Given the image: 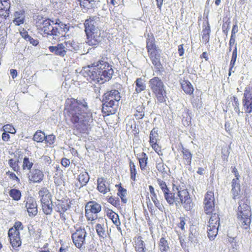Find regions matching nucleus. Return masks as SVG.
Listing matches in <instances>:
<instances>
[{
	"instance_id": "obj_40",
	"label": "nucleus",
	"mask_w": 252,
	"mask_h": 252,
	"mask_svg": "<svg viewBox=\"0 0 252 252\" xmlns=\"http://www.w3.org/2000/svg\"><path fill=\"white\" fill-rule=\"evenodd\" d=\"M132 244L134 249L145 247L144 241L142 240V237L140 235L136 236L133 238Z\"/></svg>"
},
{
	"instance_id": "obj_61",
	"label": "nucleus",
	"mask_w": 252,
	"mask_h": 252,
	"mask_svg": "<svg viewBox=\"0 0 252 252\" xmlns=\"http://www.w3.org/2000/svg\"><path fill=\"white\" fill-rule=\"evenodd\" d=\"M1 138L3 141L7 142L10 139V135L7 132L4 131L2 134Z\"/></svg>"
},
{
	"instance_id": "obj_34",
	"label": "nucleus",
	"mask_w": 252,
	"mask_h": 252,
	"mask_svg": "<svg viewBox=\"0 0 252 252\" xmlns=\"http://www.w3.org/2000/svg\"><path fill=\"white\" fill-rule=\"evenodd\" d=\"M232 188L233 198V199H236L239 195L241 191L240 185L238 181H237V179L232 180Z\"/></svg>"
},
{
	"instance_id": "obj_26",
	"label": "nucleus",
	"mask_w": 252,
	"mask_h": 252,
	"mask_svg": "<svg viewBox=\"0 0 252 252\" xmlns=\"http://www.w3.org/2000/svg\"><path fill=\"white\" fill-rule=\"evenodd\" d=\"M28 230L30 237L34 241H38L43 237L42 229L38 227H34L32 225L28 227Z\"/></svg>"
},
{
	"instance_id": "obj_11",
	"label": "nucleus",
	"mask_w": 252,
	"mask_h": 252,
	"mask_svg": "<svg viewBox=\"0 0 252 252\" xmlns=\"http://www.w3.org/2000/svg\"><path fill=\"white\" fill-rule=\"evenodd\" d=\"M23 223L20 221L15 222L13 226L8 231L10 244L13 248H18L21 246L22 241L20 236V231L24 229Z\"/></svg>"
},
{
	"instance_id": "obj_56",
	"label": "nucleus",
	"mask_w": 252,
	"mask_h": 252,
	"mask_svg": "<svg viewBox=\"0 0 252 252\" xmlns=\"http://www.w3.org/2000/svg\"><path fill=\"white\" fill-rule=\"evenodd\" d=\"M70 163V160L67 158H63L61 159V164L64 167L69 166Z\"/></svg>"
},
{
	"instance_id": "obj_9",
	"label": "nucleus",
	"mask_w": 252,
	"mask_h": 252,
	"mask_svg": "<svg viewBox=\"0 0 252 252\" xmlns=\"http://www.w3.org/2000/svg\"><path fill=\"white\" fill-rule=\"evenodd\" d=\"M149 86L153 94H155L158 103H165L167 93L162 80L158 77H154L149 80Z\"/></svg>"
},
{
	"instance_id": "obj_48",
	"label": "nucleus",
	"mask_w": 252,
	"mask_h": 252,
	"mask_svg": "<svg viewBox=\"0 0 252 252\" xmlns=\"http://www.w3.org/2000/svg\"><path fill=\"white\" fill-rule=\"evenodd\" d=\"M56 137L55 136L52 134H49L48 135H46V138L44 140L45 143L47 144V146L48 147H52V145L55 142Z\"/></svg>"
},
{
	"instance_id": "obj_15",
	"label": "nucleus",
	"mask_w": 252,
	"mask_h": 252,
	"mask_svg": "<svg viewBox=\"0 0 252 252\" xmlns=\"http://www.w3.org/2000/svg\"><path fill=\"white\" fill-rule=\"evenodd\" d=\"M101 206L94 201L88 202L85 205V216L88 220L93 221L96 219V214L101 211Z\"/></svg>"
},
{
	"instance_id": "obj_24",
	"label": "nucleus",
	"mask_w": 252,
	"mask_h": 252,
	"mask_svg": "<svg viewBox=\"0 0 252 252\" xmlns=\"http://www.w3.org/2000/svg\"><path fill=\"white\" fill-rule=\"evenodd\" d=\"M106 216L116 225L117 229L119 231H121V228L120 227L121 223L118 214L113 211L112 209H108L106 211Z\"/></svg>"
},
{
	"instance_id": "obj_36",
	"label": "nucleus",
	"mask_w": 252,
	"mask_h": 252,
	"mask_svg": "<svg viewBox=\"0 0 252 252\" xmlns=\"http://www.w3.org/2000/svg\"><path fill=\"white\" fill-rule=\"evenodd\" d=\"M129 174L131 180L135 182L136 181V175L137 172L135 163L131 160H129Z\"/></svg>"
},
{
	"instance_id": "obj_33",
	"label": "nucleus",
	"mask_w": 252,
	"mask_h": 252,
	"mask_svg": "<svg viewBox=\"0 0 252 252\" xmlns=\"http://www.w3.org/2000/svg\"><path fill=\"white\" fill-rule=\"evenodd\" d=\"M79 2L80 7L85 10L91 9L94 7L95 0H77Z\"/></svg>"
},
{
	"instance_id": "obj_47",
	"label": "nucleus",
	"mask_w": 252,
	"mask_h": 252,
	"mask_svg": "<svg viewBox=\"0 0 252 252\" xmlns=\"http://www.w3.org/2000/svg\"><path fill=\"white\" fill-rule=\"evenodd\" d=\"M144 108L143 106H138L136 108L134 116L137 120L142 119L144 116Z\"/></svg>"
},
{
	"instance_id": "obj_13",
	"label": "nucleus",
	"mask_w": 252,
	"mask_h": 252,
	"mask_svg": "<svg viewBox=\"0 0 252 252\" xmlns=\"http://www.w3.org/2000/svg\"><path fill=\"white\" fill-rule=\"evenodd\" d=\"M75 43L73 40L65 41L63 43H59L56 46L49 47V51L55 55L64 57L67 51H72L75 49Z\"/></svg>"
},
{
	"instance_id": "obj_45",
	"label": "nucleus",
	"mask_w": 252,
	"mask_h": 252,
	"mask_svg": "<svg viewBox=\"0 0 252 252\" xmlns=\"http://www.w3.org/2000/svg\"><path fill=\"white\" fill-rule=\"evenodd\" d=\"M218 228L213 226H211V227L207 226L208 237L210 240H212L215 239L218 234Z\"/></svg>"
},
{
	"instance_id": "obj_63",
	"label": "nucleus",
	"mask_w": 252,
	"mask_h": 252,
	"mask_svg": "<svg viewBox=\"0 0 252 252\" xmlns=\"http://www.w3.org/2000/svg\"><path fill=\"white\" fill-rule=\"evenodd\" d=\"M42 159L44 161L45 163L47 165L50 164L52 162L51 158L48 156H43Z\"/></svg>"
},
{
	"instance_id": "obj_12",
	"label": "nucleus",
	"mask_w": 252,
	"mask_h": 252,
	"mask_svg": "<svg viewBox=\"0 0 252 252\" xmlns=\"http://www.w3.org/2000/svg\"><path fill=\"white\" fill-rule=\"evenodd\" d=\"M35 26L37 30L43 35L51 36L52 29L54 28V21L49 18L44 19L41 15L36 17Z\"/></svg>"
},
{
	"instance_id": "obj_3",
	"label": "nucleus",
	"mask_w": 252,
	"mask_h": 252,
	"mask_svg": "<svg viewBox=\"0 0 252 252\" xmlns=\"http://www.w3.org/2000/svg\"><path fill=\"white\" fill-rule=\"evenodd\" d=\"M121 98L120 92L116 90H111L104 93L102 96V113L106 116L116 113Z\"/></svg>"
},
{
	"instance_id": "obj_23",
	"label": "nucleus",
	"mask_w": 252,
	"mask_h": 252,
	"mask_svg": "<svg viewBox=\"0 0 252 252\" xmlns=\"http://www.w3.org/2000/svg\"><path fill=\"white\" fill-rule=\"evenodd\" d=\"M25 202V207L29 216L31 217L35 216L38 212L37 205L35 200L32 197H28Z\"/></svg>"
},
{
	"instance_id": "obj_59",
	"label": "nucleus",
	"mask_w": 252,
	"mask_h": 252,
	"mask_svg": "<svg viewBox=\"0 0 252 252\" xmlns=\"http://www.w3.org/2000/svg\"><path fill=\"white\" fill-rule=\"evenodd\" d=\"M154 203L155 205L161 211H163V210L164 209V207L162 204L160 202V201L158 200H156V201L154 202Z\"/></svg>"
},
{
	"instance_id": "obj_54",
	"label": "nucleus",
	"mask_w": 252,
	"mask_h": 252,
	"mask_svg": "<svg viewBox=\"0 0 252 252\" xmlns=\"http://www.w3.org/2000/svg\"><path fill=\"white\" fill-rule=\"evenodd\" d=\"M210 215H211V216L210 217V219L213 220L212 222H214V223H220V218L218 214L213 212Z\"/></svg>"
},
{
	"instance_id": "obj_7",
	"label": "nucleus",
	"mask_w": 252,
	"mask_h": 252,
	"mask_svg": "<svg viewBox=\"0 0 252 252\" xmlns=\"http://www.w3.org/2000/svg\"><path fill=\"white\" fill-rule=\"evenodd\" d=\"M238 220L244 229L249 228L251 223L252 212L250 206L248 204V200H241L237 211Z\"/></svg>"
},
{
	"instance_id": "obj_30",
	"label": "nucleus",
	"mask_w": 252,
	"mask_h": 252,
	"mask_svg": "<svg viewBox=\"0 0 252 252\" xmlns=\"http://www.w3.org/2000/svg\"><path fill=\"white\" fill-rule=\"evenodd\" d=\"M116 187L118 188L117 195L120 197L122 203L123 204H126L127 201L126 197V189L122 186L121 184L116 185Z\"/></svg>"
},
{
	"instance_id": "obj_14",
	"label": "nucleus",
	"mask_w": 252,
	"mask_h": 252,
	"mask_svg": "<svg viewBox=\"0 0 252 252\" xmlns=\"http://www.w3.org/2000/svg\"><path fill=\"white\" fill-rule=\"evenodd\" d=\"M71 205L72 201L68 198L58 200L55 203V211L59 214L60 219L64 223L68 219L66 211L69 210Z\"/></svg>"
},
{
	"instance_id": "obj_39",
	"label": "nucleus",
	"mask_w": 252,
	"mask_h": 252,
	"mask_svg": "<svg viewBox=\"0 0 252 252\" xmlns=\"http://www.w3.org/2000/svg\"><path fill=\"white\" fill-rule=\"evenodd\" d=\"M33 165V162L29 158V157H25L24 158L22 165V168L23 170L30 171L32 169V168Z\"/></svg>"
},
{
	"instance_id": "obj_52",
	"label": "nucleus",
	"mask_w": 252,
	"mask_h": 252,
	"mask_svg": "<svg viewBox=\"0 0 252 252\" xmlns=\"http://www.w3.org/2000/svg\"><path fill=\"white\" fill-rule=\"evenodd\" d=\"M6 175H7L9 179L12 181H15L17 183H20V180L18 177L13 172L8 171L6 172Z\"/></svg>"
},
{
	"instance_id": "obj_43",
	"label": "nucleus",
	"mask_w": 252,
	"mask_h": 252,
	"mask_svg": "<svg viewBox=\"0 0 252 252\" xmlns=\"http://www.w3.org/2000/svg\"><path fill=\"white\" fill-rule=\"evenodd\" d=\"M46 138L45 133L41 130H37L33 135V139L37 142H43Z\"/></svg>"
},
{
	"instance_id": "obj_5",
	"label": "nucleus",
	"mask_w": 252,
	"mask_h": 252,
	"mask_svg": "<svg viewBox=\"0 0 252 252\" xmlns=\"http://www.w3.org/2000/svg\"><path fill=\"white\" fill-rule=\"evenodd\" d=\"M146 47L152 64L157 69L160 71L163 68L160 62V51L156 44L155 38L153 34L148 35L146 38Z\"/></svg>"
},
{
	"instance_id": "obj_27",
	"label": "nucleus",
	"mask_w": 252,
	"mask_h": 252,
	"mask_svg": "<svg viewBox=\"0 0 252 252\" xmlns=\"http://www.w3.org/2000/svg\"><path fill=\"white\" fill-rule=\"evenodd\" d=\"M181 152L182 153L183 161L185 165L190 166L192 160V154L189 150L182 147Z\"/></svg>"
},
{
	"instance_id": "obj_53",
	"label": "nucleus",
	"mask_w": 252,
	"mask_h": 252,
	"mask_svg": "<svg viewBox=\"0 0 252 252\" xmlns=\"http://www.w3.org/2000/svg\"><path fill=\"white\" fill-rule=\"evenodd\" d=\"M179 220L180 222L177 224V227L182 231H185L186 219L185 217H180Z\"/></svg>"
},
{
	"instance_id": "obj_60",
	"label": "nucleus",
	"mask_w": 252,
	"mask_h": 252,
	"mask_svg": "<svg viewBox=\"0 0 252 252\" xmlns=\"http://www.w3.org/2000/svg\"><path fill=\"white\" fill-rule=\"evenodd\" d=\"M238 26L237 24L233 25L232 31H231V35L230 37H232L233 38H235L236 37V33L238 32Z\"/></svg>"
},
{
	"instance_id": "obj_8",
	"label": "nucleus",
	"mask_w": 252,
	"mask_h": 252,
	"mask_svg": "<svg viewBox=\"0 0 252 252\" xmlns=\"http://www.w3.org/2000/svg\"><path fill=\"white\" fill-rule=\"evenodd\" d=\"M69 231L74 246L80 250L84 249L87 244V232L85 227L76 224L74 225V229L70 228Z\"/></svg>"
},
{
	"instance_id": "obj_31",
	"label": "nucleus",
	"mask_w": 252,
	"mask_h": 252,
	"mask_svg": "<svg viewBox=\"0 0 252 252\" xmlns=\"http://www.w3.org/2000/svg\"><path fill=\"white\" fill-rule=\"evenodd\" d=\"M95 228L100 241H102L106 238L107 233L105 231L103 223H97L95 225Z\"/></svg>"
},
{
	"instance_id": "obj_16",
	"label": "nucleus",
	"mask_w": 252,
	"mask_h": 252,
	"mask_svg": "<svg viewBox=\"0 0 252 252\" xmlns=\"http://www.w3.org/2000/svg\"><path fill=\"white\" fill-rule=\"evenodd\" d=\"M204 211L206 214L210 215L215 211V197L213 191L208 190L205 194L203 201Z\"/></svg>"
},
{
	"instance_id": "obj_38",
	"label": "nucleus",
	"mask_w": 252,
	"mask_h": 252,
	"mask_svg": "<svg viewBox=\"0 0 252 252\" xmlns=\"http://www.w3.org/2000/svg\"><path fill=\"white\" fill-rule=\"evenodd\" d=\"M9 195L14 201H19L22 196L21 191L16 189H11L9 190Z\"/></svg>"
},
{
	"instance_id": "obj_4",
	"label": "nucleus",
	"mask_w": 252,
	"mask_h": 252,
	"mask_svg": "<svg viewBox=\"0 0 252 252\" xmlns=\"http://www.w3.org/2000/svg\"><path fill=\"white\" fill-rule=\"evenodd\" d=\"M84 27L88 44L91 46L98 44L100 42L101 32L94 17L86 20Z\"/></svg>"
},
{
	"instance_id": "obj_42",
	"label": "nucleus",
	"mask_w": 252,
	"mask_h": 252,
	"mask_svg": "<svg viewBox=\"0 0 252 252\" xmlns=\"http://www.w3.org/2000/svg\"><path fill=\"white\" fill-rule=\"evenodd\" d=\"M136 84L135 91L140 93L146 89V86L141 78H138L135 82Z\"/></svg>"
},
{
	"instance_id": "obj_25",
	"label": "nucleus",
	"mask_w": 252,
	"mask_h": 252,
	"mask_svg": "<svg viewBox=\"0 0 252 252\" xmlns=\"http://www.w3.org/2000/svg\"><path fill=\"white\" fill-rule=\"evenodd\" d=\"M97 189L101 193L106 194L110 191L109 184L106 182L104 178H98L97 179Z\"/></svg>"
},
{
	"instance_id": "obj_35",
	"label": "nucleus",
	"mask_w": 252,
	"mask_h": 252,
	"mask_svg": "<svg viewBox=\"0 0 252 252\" xmlns=\"http://www.w3.org/2000/svg\"><path fill=\"white\" fill-rule=\"evenodd\" d=\"M158 248L160 252H169L170 247L168 241L165 237H161L158 243Z\"/></svg>"
},
{
	"instance_id": "obj_17",
	"label": "nucleus",
	"mask_w": 252,
	"mask_h": 252,
	"mask_svg": "<svg viewBox=\"0 0 252 252\" xmlns=\"http://www.w3.org/2000/svg\"><path fill=\"white\" fill-rule=\"evenodd\" d=\"M157 183L160 187L166 202L170 205H173L176 202L175 193L170 191L166 183L160 179H157Z\"/></svg>"
},
{
	"instance_id": "obj_1",
	"label": "nucleus",
	"mask_w": 252,
	"mask_h": 252,
	"mask_svg": "<svg viewBox=\"0 0 252 252\" xmlns=\"http://www.w3.org/2000/svg\"><path fill=\"white\" fill-rule=\"evenodd\" d=\"M63 114L66 123L72 124L79 133H89L94 120L93 113L85 99L67 98L64 103Z\"/></svg>"
},
{
	"instance_id": "obj_21",
	"label": "nucleus",
	"mask_w": 252,
	"mask_h": 252,
	"mask_svg": "<svg viewBox=\"0 0 252 252\" xmlns=\"http://www.w3.org/2000/svg\"><path fill=\"white\" fill-rule=\"evenodd\" d=\"M29 181L32 183H41L44 179L43 172L38 168H33L27 174Z\"/></svg>"
},
{
	"instance_id": "obj_41",
	"label": "nucleus",
	"mask_w": 252,
	"mask_h": 252,
	"mask_svg": "<svg viewBox=\"0 0 252 252\" xmlns=\"http://www.w3.org/2000/svg\"><path fill=\"white\" fill-rule=\"evenodd\" d=\"M8 164L9 167L15 172L18 173L20 172L19 160L18 159H14L10 158L8 160Z\"/></svg>"
},
{
	"instance_id": "obj_2",
	"label": "nucleus",
	"mask_w": 252,
	"mask_h": 252,
	"mask_svg": "<svg viewBox=\"0 0 252 252\" xmlns=\"http://www.w3.org/2000/svg\"><path fill=\"white\" fill-rule=\"evenodd\" d=\"M112 66L108 62L99 60L84 69L83 75L87 80L99 83L109 81L113 74Z\"/></svg>"
},
{
	"instance_id": "obj_58",
	"label": "nucleus",
	"mask_w": 252,
	"mask_h": 252,
	"mask_svg": "<svg viewBox=\"0 0 252 252\" xmlns=\"http://www.w3.org/2000/svg\"><path fill=\"white\" fill-rule=\"evenodd\" d=\"M20 34L21 35V36L26 40L30 36L28 34V32L24 29H23L21 31H20Z\"/></svg>"
},
{
	"instance_id": "obj_28",
	"label": "nucleus",
	"mask_w": 252,
	"mask_h": 252,
	"mask_svg": "<svg viewBox=\"0 0 252 252\" xmlns=\"http://www.w3.org/2000/svg\"><path fill=\"white\" fill-rule=\"evenodd\" d=\"M24 14L25 12L23 10L17 11L14 12V18L13 20V22L16 26H19L24 23Z\"/></svg>"
},
{
	"instance_id": "obj_20",
	"label": "nucleus",
	"mask_w": 252,
	"mask_h": 252,
	"mask_svg": "<svg viewBox=\"0 0 252 252\" xmlns=\"http://www.w3.org/2000/svg\"><path fill=\"white\" fill-rule=\"evenodd\" d=\"M243 106L246 113L252 112V87L245 88L242 100Z\"/></svg>"
},
{
	"instance_id": "obj_46",
	"label": "nucleus",
	"mask_w": 252,
	"mask_h": 252,
	"mask_svg": "<svg viewBox=\"0 0 252 252\" xmlns=\"http://www.w3.org/2000/svg\"><path fill=\"white\" fill-rule=\"evenodd\" d=\"M237 58V49L236 48H234L232 54V57L231 59V61L230 62V68L229 70V76H230L231 75V71L233 67L234 66L235 62L236 61Z\"/></svg>"
},
{
	"instance_id": "obj_51",
	"label": "nucleus",
	"mask_w": 252,
	"mask_h": 252,
	"mask_svg": "<svg viewBox=\"0 0 252 252\" xmlns=\"http://www.w3.org/2000/svg\"><path fill=\"white\" fill-rule=\"evenodd\" d=\"M2 130L11 134H15L16 131L14 127L11 124L4 125L2 127Z\"/></svg>"
},
{
	"instance_id": "obj_10",
	"label": "nucleus",
	"mask_w": 252,
	"mask_h": 252,
	"mask_svg": "<svg viewBox=\"0 0 252 252\" xmlns=\"http://www.w3.org/2000/svg\"><path fill=\"white\" fill-rule=\"evenodd\" d=\"M38 195L41 204L42 210L46 215H50L53 212L52 194L46 187H42L38 191Z\"/></svg>"
},
{
	"instance_id": "obj_64",
	"label": "nucleus",
	"mask_w": 252,
	"mask_h": 252,
	"mask_svg": "<svg viewBox=\"0 0 252 252\" xmlns=\"http://www.w3.org/2000/svg\"><path fill=\"white\" fill-rule=\"evenodd\" d=\"M30 42L31 44H32L34 46H36L38 44V41L36 39H34L31 36H30L29 38L27 40Z\"/></svg>"
},
{
	"instance_id": "obj_29",
	"label": "nucleus",
	"mask_w": 252,
	"mask_h": 252,
	"mask_svg": "<svg viewBox=\"0 0 252 252\" xmlns=\"http://www.w3.org/2000/svg\"><path fill=\"white\" fill-rule=\"evenodd\" d=\"M181 88L184 92L187 94H192L194 92V88L191 83L186 80H182L181 82Z\"/></svg>"
},
{
	"instance_id": "obj_62",
	"label": "nucleus",
	"mask_w": 252,
	"mask_h": 252,
	"mask_svg": "<svg viewBox=\"0 0 252 252\" xmlns=\"http://www.w3.org/2000/svg\"><path fill=\"white\" fill-rule=\"evenodd\" d=\"M178 51L180 56H182L184 54V44H180L178 47Z\"/></svg>"
},
{
	"instance_id": "obj_6",
	"label": "nucleus",
	"mask_w": 252,
	"mask_h": 252,
	"mask_svg": "<svg viewBox=\"0 0 252 252\" xmlns=\"http://www.w3.org/2000/svg\"><path fill=\"white\" fill-rule=\"evenodd\" d=\"M173 190L177 191V197L175 196L176 202L182 204L183 208L187 211H191L194 206V203L188 189L185 186L181 187L179 185L173 184Z\"/></svg>"
},
{
	"instance_id": "obj_22",
	"label": "nucleus",
	"mask_w": 252,
	"mask_h": 252,
	"mask_svg": "<svg viewBox=\"0 0 252 252\" xmlns=\"http://www.w3.org/2000/svg\"><path fill=\"white\" fill-rule=\"evenodd\" d=\"M10 5L9 0H0V24L9 17Z\"/></svg>"
},
{
	"instance_id": "obj_18",
	"label": "nucleus",
	"mask_w": 252,
	"mask_h": 252,
	"mask_svg": "<svg viewBox=\"0 0 252 252\" xmlns=\"http://www.w3.org/2000/svg\"><path fill=\"white\" fill-rule=\"evenodd\" d=\"M51 36L53 37H63L69 31L67 25L60 19H56L54 23V28L52 29Z\"/></svg>"
},
{
	"instance_id": "obj_44",
	"label": "nucleus",
	"mask_w": 252,
	"mask_h": 252,
	"mask_svg": "<svg viewBox=\"0 0 252 252\" xmlns=\"http://www.w3.org/2000/svg\"><path fill=\"white\" fill-rule=\"evenodd\" d=\"M107 202L117 209H121L120 201L118 197L108 196L107 197Z\"/></svg>"
},
{
	"instance_id": "obj_50",
	"label": "nucleus",
	"mask_w": 252,
	"mask_h": 252,
	"mask_svg": "<svg viewBox=\"0 0 252 252\" xmlns=\"http://www.w3.org/2000/svg\"><path fill=\"white\" fill-rule=\"evenodd\" d=\"M231 99L232 101V104L234 108V110L236 113L239 114L240 113V109L238 99L236 96H233L231 97Z\"/></svg>"
},
{
	"instance_id": "obj_49",
	"label": "nucleus",
	"mask_w": 252,
	"mask_h": 252,
	"mask_svg": "<svg viewBox=\"0 0 252 252\" xmlns=\"http://www.w3.org/2000/svg\"><path fill=\"white\" fill-rule=\"evenodd\" d=\"M211 27L208 20L203 24V29L201 35H210Z\"/></svg>"
},
{
	"instance_id": "obj_19",
	"label": "nucleus",
	"mask_w": 252,
	"mask_h": 252,
	"mask_svg": "<svg viewBox=\"0 0 252 252\" xmlns=\"http://www.w3.org/2000/svg\"><path fill=\"white\" fill-rule=\"evenodd\" d=\"M158 133L157 128H153L150 133L149 136V144L152 149L157 153L159 156H162L163 153L161 150V147L158 143Z\"/></svg>"
},
{
	"instance_id": "obj_37",
	"label": "nucleus",
	"mask_w": 252,
	"mask_h": 252,
	"mask_svg": "<svg viewBox=\"0 0 252 252\" xmlns=\"http://www.w3.org/2000/svg\"><path fill=\"white\" fill-rule=\"evenodd\" d=\"M90 177L87 172H82L78 176V180L80 184V187L85 186L89 182Z\"/></svg>"
},
{
	"instance_id": "obj_57",
	"label": "nucleus",
	"mask_w": 252,
	"mask_h": 252,
	"mask_svg": "<svg viewBox=\"0 0 252 252\" xmlns=\"http://www.w3.org/2000/svg\"><path fill=\"white\" fill-rule=\"evenodd\" d=\"M156 168L159 172L163 173L165 171L164 164L162 161L157 164Z\"/></svg>"
},
{
	"instance_id": "obj_55",
	"label": "nucleus",
	"mask_w": 252,
	"mask_h": 252,
	"mask_svg": "<svg viewBox=\"0 0 252 252\" xmlns=\"http://www.w3.org/2000/svg\"><path fill=\"white\" fill-rule=\"evenodd\" d=\"M234 46V48L237 47V43H236L235 38L230 37L229 41V52H230L232 50V47Z\"/></svg>"
},
{
	"instance_id": "obj_32",
	"label": "nucleus",
	"mask_w": 252,
	"mask_h": 252,
	"mask_svg": "<svg viewBox=\"0 0 252 252\" xmlns=\"http://www.w3.org/2000/svg\"><path fill=\"white\" fill-rule=\"evenodd\" d=\"M148 156L145 153L142 152L139 155L138 160L141 170L143 171L146 169L148 163Z\"/></svg>"
}]
</instances>
